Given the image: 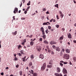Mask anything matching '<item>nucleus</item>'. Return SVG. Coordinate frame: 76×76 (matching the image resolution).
<instances>
[{"label":"nucleus","mask_w":76,"mask_h":76,"mask_svg":"<svg viewBox=\"0 0 76 76\" xmlns=\"http://www.w3.org/2000/svg\"><path fill=\"white\" fill-rule=\"evenodd\" d=\"M64 57V58L65 59H66L67 60L69 59V55L68 54H65Z\"/></svg>","instance_id":"f257e3e1"},{"label":"nucleus","mask_w":76,"mask_h":76,"mask_svg":"<svg viewBox=\"0 0 76 76\" xmlns=\"http://www.w3.org/2000/svg\"><path fill=\"white\" fill-rule=\"evenodd\" d=\"M26 56H25L24 58H22V61H23L24 62H25V61H27L28 59V58H27V59H26Z\"/></svg>","instance_id":"f03ea898"},{"label":"nucleus","mask_w":76,"mask_h":76,"mask_svg":"<svg viewBox=\"0 0 76 76\" xmlns=\"http://www.w3.org/2000/svg\"><path fill=\"white\" fill-rule=\"evenodd\" d=\"M41 48H42V47L41 46H39L37 48V50L38 51H40L41 50Z\"/></svg>","instance_id":"7ed1b4c3"},{"label":"nucleus","mask_w":76,"mask_h":76,"mask_svg":"<svg viewBox=\"0 0 76 76\" xmlns=\"http://www.w3.org/2000/svg\"><path fill=\"white\" fill-rule=\"evenodd\" d=\"M50 44L51 45H53V44H57V42L54 41H51L50 42Z\"/></svg>","instance_id":"20e7f679"},{"label":"nucleus","mask_w":76,"mask_h":76,"mask_svg":"<svg viewBox=\"0 0 76 76\" xmlns=\"http://www.w3.org/2000/svg\"><path fill=\"white\" fill-rule=\"evenodd\" d=\"M56 51H58V52H59V51H60V50H61V49L59 48V47H57L56 49Z\"/></svg>","instance_id":"39448f33"},{"label":"nucleus","mask_w":76,"mask_h":76,"mask_svg":"<svg viewBox=\"0 0 76 76\" xmlns=\"http://www.w3.org/2000/svg\"><path fill=\"white\" fill-rule=\"evenodd\" d=\"M63 72L64 74H66V73H67V70H66L65 68H64L63 70Z\"/></svg>","instance_id":"423d86ee"},{"label":"nucleus","mask_w":76,"mask_h":76,"mask_svg":"<svg viewBox=\"0 0 76 76\" xmlns=\"http://www.w3.org/2000/svg\"><path fill=\"white\" fill-rule=\"evenodd\" d=\"M18 12V9L16 7L15 8V10L14 11V13H16L17 12Z\"/></svg>","instance_id":"0eeeda50"},{"label":"nucleus","mask_w":76,"mask_h":76,"mask_svg":"<svg viewBox=\"0 0 76 76\" xmlns=\"http://www.w3.org/2000/svg\"><path fill=\"white\" fill-rule=\"evenodd\" d=\"M55 75L56 76H62L61 74H58V73H57L55 74Z\"/></svg>","instance_id":"6e6552de"},{"label":"nucleus","mask_w":76,"mask_h":76,"mask_svg":"<svg viewBox=\"0 0 76 76\" xmlns=\"http://www.w3.org/2000/svg\"><path fill=\"white\" fill-rule=\"evenodd\" d=\"M39 57L40 58H41V59H43L44 58V56L43 55H40L39 56Z\"/></svg>","instance_id":"1a4fd4ad"},{"label":"nucleus","mask_w":76,"mask_h":76,"mask_svg":"<svg viewBox=\"0 0 76 76\" xmlns=\"http://www.w3.org/2000/svg\"><path fill=\"white\" fill-rule=\"evenodd\" d=\"M65 51H66V53H70V50L66 48L65 49Z\"/></svg>","instance_id":"9d476101"},{"label":"nucleus","mask_w":76,"mask_h":76,"mask_svg":"<svg viewBox=\"0 0 76 76\" xmlns=\"http://www.w3.org/2000/svg\"><path fill=\"white\" fill-rule=\"evenodd\" d=\"M68 37L69 38L71 39L72 38V36L70 33H69V34L68 35Z\"/></svg>","instance_id":"9b49d317"},{"label":"nucleus","mask_w":76,"mask_h":76,"mask_svg":"<svg viewBox=\"0 0 76 76\" xmlns=\"http://www.w3.org/2000/svg\"><path fill=\"white\" fill-rule=\"evenodd\" d=\"M57 72L58 73H59L60 72V69L58 67H57Z\"/></svg>","instance_id":"f8f14e48"},{"label":"nucleus","mask_w":76,"mask_h":76,"mask_svg":"<svg viewBox=\"0 0 76 76\" xmlns=\"http://www.w3.org/2000/svg\"><path fill=\"white\" fill-rule=\"evenodd\" d=\"M12 34L13 36L16 35L17 34V31H15L14 33L12 32Z\"/></svg>","instance_id":"ddd939ff"},{"label":"nucleus","mask_w":76,"mask_h":76,"mask_svg":"<svg viewBox=\"0 0 76 76\" xmlns=\"http://www.w3.org/2000/svg\"><path fill=\"white\" fill-rule=\"evenodd\" d=\"M43 42L44 44H48V41L46 40L44 41Z\"/></svg>","instance_id":"4468645a"},{"label":"nucleus","mask_w":76,"mask_h":76,"mask_svg":"<svg viewBox=\"0 0 76 76\" xmlns=\"http://www.w3.org/2000/svg\"><path fill=\"white\" fill-rule=\"evenodd\" d=\"M45 69V67L42 66L41 68V70H42V71H43V70H44Z\"/></svg>","instance_id":"2eb2a0df"},{"label":"nucleus","mask_w":76,"mask_h":76,"mask_svg":"<svg viewBox=\"0 0 76 76\" xmlns=\"http://www.w3.org/2000/svg\"><path fill=\"white\" fill-rule=\"evenodd\" d=\"M53 63V60H51L49 62V64H51L52 65Z\"/></svg>","instance_id":"dca6fc26"},{"label":"nucleus","mask_w":76,"mask_h":76,"mask_svg":"<svg viewBox=\"0 0 76 76\" xmlns=\"http://www.w3.org/2000/svg\"><path fill=\"white\" fill-rule=\"evenodd\" d=\"M47 67H48V68H50V69H51V68L53 67V66L51 65H48Z\"/></svg>","instance_id":"f3484780"},{"label":"nucleus","mask_w":76,"mask_h":76,"mask_svg":"<svg viewBox=\"0 0 76 76\" xmlns=\"http://www.w3.org/2000/svg\"><path fill=\"white\" fill-rule=\"evenodd\" d=\"M42 37L44 39H45V38H46V35L45 34H44L42 35Z\"/></svg>","instance_id":"a211bd4d"},{"label":"nucleus","mask_w":76,"mask_h":76,"mask_svg":"<svg viewBox=\"0 0 76 76\" xmlns=\"http://www.w3.org/2000/svg\"><path fill=\"white\" fill-rule=\"evenodd\" d=\"M40 31L42 32L43 31H44V28H43V27H42L40 28Z\"/></svg>","instance_id":"6ab92c4d"},{"label":"nucleus","mask_w":76,"mask_h":76,"mask_svg":"<svg viewBox=\"0 0 76 76\" xmlns=\"http://www.w3.org/2000/svg\"><path fill=\"white\" fill-rule=\"evenodd\" d=\"M30 57L31 59L32 60H33V58H34V55L32 54L31 55Z\"/></svg>","instance_id":"aec40b11"},{"label":"nucleus","mask_w":76,"mask_h":76,"mask_svg":"<svg viewBox=\"0 0 76 76\" xmlns=\"http://www.w3.org/2000/svg\"><path fill=\"white\" fill-rule=\"evenodd\" d=\"M30 44L31 45V46H32L33 45H34V42L33 41H31L30 42Z\"/></svg>","instance_id":"412c9836"},{"label":"nucleus","mask_w":76,"mask_h":76,"mask_svg":"<svg viewBox=\"0 0 76 76\" xmlns=\"http://www.w3.org/2000/svg\"><path fill=\"white\" fill-rule=\"evenodd\" d=\"M52 47L53 49H56V48H57V47H56V46L54 45H52Z\"/></svg>","instance_id":"4be33fe9"},{"label":"nucleus","mask_w":76,"mask_h":76,"mask_svg":"<svg viewBox=\"0 0 76 76\" xmlns=\"http://www.w3.org/2000/svg\"><path fill=\"white\" fill-rule=\"evenodd\" d=\"M43 67H44L46 68V63H45L43 64Z\"/></svg>","instance_id":"5701e85b"},{"label":"nucleus","mask_w":76,"mask_h":76,"mask_svg":"<svg viewBox=\"0 0 76 76\" xmlns=\"http://www.w3.org/2000/svg\"><path fill=\"white\" fill-rule=\"evenodd\" d=\"M38 74L37 73H34V74L33 75V76H37Z\"/></svg>","instance_id":"b1692460"},{"label":"nucleus","mask_w":76,"mask_h":76,"mask_svg":"<svg viewBox=\"0 0 76 76\" xmlns=\"http://www.w3.org/2000/svg\"><path fill=\"white\" fill-rule=\"evenodd\" d=\"M64 37L63 35H62L61 37H60V40H62V39H63Z\"/></svg>","instance_id":"393cba45"},{"label":"nucleus","mask_w":76,"mask_h":76,"mask_svg":"<svg viewBox=\"0 0 76 76\" xmlns=\"http://www.w3.org/2000/svg\"><path fill=\"white\" fill-rule=\"evenodd\" d=\"M29 66L30 67H31V66L32 65V62H30L29 63Z\"/></svg>","instance_id":"a878e982"},{"label":"nucleus","mask_w":76,"mask_h":76,"mask_svg":"<svg viewBox=\"0 0 76 76\" xmlns=\"http://www.w3.org/2000/svg\"><path fill=\"white\" fill-rule=\"evenodd\" d=\"M31 74H32L33 75H34V73H34V71H33V70H31Z\"/></svg>","instance_id":"bb28decb"},{"label":"nucleus","mask_w":76,"mask_h":76,"mask_svg":"<svg viewBox=\"0 0 76 76\" xmlns=\"http://www.w3.org/2000/svg\"><path fill=\"white\" fill-rule=\"evenodd\" d=\"M20 76L22 75V71H20Z\"/></svg>","instance_id":"cd10ccee"},{"label":"nucleus","mask_w":76,"mask_h":76,"mask_svg":"<svg viewBox=\"0 0 76 76\" xmlns=\"http://www.w3.org/2000/svg\"><path fill=\"white\" fill-rule=\"evenodd\" d=\"M46 25H50V22H48L46 23Z\"/></svg>","instance_id":"c85d7f7f"},{"label":"nucleus","mask_w":76,"mask_h":76,"mask_svg":"<svg viewBox=\"0 0 76 76\" xmlns=\"http://www.w3.org/2000/svg\"><path fill=\"white\" fill-rule=\"evenodd\" d=\"M73 59L75 61H76V57H74L73 58Z\"/></svg>","instance_id":"c756f323"},{"label":"nucleus","mask_w":76,"mask_h":76,"mask_svg":"<svg viewBox=\"0 0 76 76\" xmlns=\"http://www.w3.org/2000/svg\"><path fill=\"white\" fill-rule=\"evenodd\" d=\"M55 7H56L58 8V4H56L55 5Z\"/></svg>","instance_id":"7c9ffc66"},{"label":"nucleus","mask_w":76,"mask_h":76,"mask_svg":"<svg viewBox=\"0 0 76 76\" xmlns=\"http://www.w3.org/2000/svg\"><path fill=\"white\" fill-rule=\"evenodd\" d=\"M63 56V52L61 51L60 53V56Z\"/></svg>","instance_id":"2f4dec72"},{"label":"nucleus","mask_w":76,"mask_h":76,"mask_svg":"<svg viewBox=\"0 0 76 76\" xmlns=\"http://www.w3.org/2000/svg\"><path fill=\"white\" fill-rule=\"evenodd\" d=\"M30 3H31L30 1H29V2L28 3H27V5H28V6H29V5H30Z\"/></svg>","instance_id":"473e14b6"},{"label":"nucleus","mask_w":76,"mask_h":76,"mask_svg":"<svg viewBox=\"0 0 76 76\" xmlns=\"http://www.w3.org/2000/svg\"><path fill=\"white\" fill-rule=\"evenodd\" d=\"M45 32L46 34H48V29H47L46 30H45Z\"/></svg>","instance_id":"72a5a7b5"},{"label":"nucleus","mask_w":76,"mask_h":76,"mask_svg":"<svg viewBox=\"0 0 76 76\" xmlns=\"http://www.w3.org/2000/svg\"><path fill=\"white\" fill-rule=\"evenodd\" d=\"M25 18H21V20H25Z\"/></svg>","instance_id":"f704fd0d"},{"label":"nucleus","mask_w":76,"mask_h":76,"mask_svg":"<svg viewBox=\"0 0 76 76\" xmlns=\"http://www.w3.org/2000/svg\"><path fill=\"white\" fill-rule=\"evenodd\" d=\"M42 35H44L45 34V31H42Z\"/></svg>","instance_id":"c9c22d12"},{"label":"nucleus","mask_w":76,"mask_h":76,"mask_svg":"<svg viewBox=\"0 0 76 76\" xmlns=\"http://www.w3.org/2000/svg\"><path fill=\"white\" fill-rule=\"evenodd\" d=\"M61 18H63V16H64V15L62 14V15H60Z\"/></svg>","instance_id":"e433bc0d"},{"label":"nucleus","mask_w":76,"mask_h":76,"mask_svg":"<svg viewBox=\"0 0 76 76\" xmlns=\"http://www.w3.org/2000/svg\"><path fill=\"white\" fill-rule=\"evenodd\" d=\"M48 29H50L51 28V27L50 26H48Z\"/></svg>","instance_id":"4c0bfd02"},{"label":"nucleus","mask_w":76,"mask_h":76,"mask_svg":"<svg viewBox=\"0 0 76 76\" xmlns=\"http://www.w3.org/2000/svg\"><path fill=\"white\" fill-rule=\"evenodd\" d=\"M14 60L15 61H17V60H18V58H17L15 57Z\"/></svg>","instance_id":"58836bf2"},{"label":"nucleus","mask_w":76,"mask_h":76,"mask_svg":"<svg viewBox=\"0 0 76 76\" xmlns=\"http://www.w3.org/2000/svg\"><path fill=\"white\" fill-rule=\"evenodd\" d=\"M62 52H64V51H65V50H64V49H62Z\"/></svg>","instance_id":"ea45409f"},{"label":"nucleus","mask_w":76,"mask_h":76,"mask_svg":"<svg viewBox=\"0 0 76 76\" xmlns=\"http://www.w3.org/2000/svg\"><path fill=\"white\" fill-rule=\"evenodd\" d=\"M60 64L61 66H63V64H61V63H60Z\"/></svg>","instance_id":"a19ab883"},{"label":"nucleus","mask_w":76,"mask_h":76,"mask_svg":"<svg viewBox=\"0 0 76 76\" xmlns=\"http://www.w3.org/2000/svg\"><path fill=\"white\" fill-rule=\"evenodd\" d=\"M12 18H13V20H15L16 19V18H15V16H13Z\"/></svg>","instance_id":"79ce46f5"},{"label":"nucleus","mask_w":76,"mask_h":76,"mask_svg":"<svg viewBox=\"0 0 76 76\" xmlns=\"http://www.w3.org/2000/svg\"><path fill=\"white\" fill-rule=\"evenodd\" d=\"M23 42H24V43H25V42H26V39H24L23 40Z\"/></svg>","instance_id":"37998d69"},{"label":"nucleus","mask_w":76,"mask_h":76,"mask_svg":"<svg viewBox=\"0 0 76 76\" xmlns=\"http://www.w3.org/2000/svg\"><path fill=\"white\" fill-rule=\"evenodd\" d=\"M56 26L57 28H58L59 27V25H56Z\"/></svg>","instance_id":"c03bdc74"},{"label":"nucleus","mask_w":76,"mask_h":76,"mask_svg":"<svg viewBox=\"0 0 76 76\" xmlns=\"http://www.w3.org/2000/svg\"><path fill=\"white\" fill-rule=\"evenodd\" d=\"M39 40L40 41H42V38H41L39 39Z\"/></svg>","instance_id":"a18cd8bd"},{"label":"nucleus","mask_w":76,"mask_h":76,"mask_svg":"<svg viewBox=\"0 0 76 76\" xmlns=\"http://www.w3.org/2000/svg\"><path fill=\"white\" fill-rule=\"evenodd\" d=\"M53 19H52L51 20H50L49 21V22H52L53 21Z\"/></svg>","instance_id":"49530a36"},{"label":"nucleus","mask_w":76,"mask_h":76,"mask_svg":"<svg viewBox=\"0 0 76 76\" xmlns=\"http://www.w3.org/2000/svg\"><path fill=\"white\" fill-rule=\"evenodd\" d=\"M56 18L57 19H59V18H58V15H56Z\"/></svg>","instance_id":"de8ad7c7"},{"label":"nucleus","mask_w":76,"mask_h":76,"mask_svg":"<svg viewBox=\"0 0 76 76\" xmlns=\"http://www.w3.org/2000/svg\"><path fill=\"white\" fill-rule=\"evenodd\" d=\"M51 54H53V55H54V53L53 51L51 52Z\"/></svg>","instance_id":"09e8293b"},{"label":"nucleus","mask_w":76,"mask_h":76,"mask_svg":"<svg viewBox=\"0 0 76 76\" xmlns=\"http://www.w3.org/2000/svg\"><path fill=\"white\" fill-rule=\"evenodd\" d=\"M18 55H19V56H22V54H20V53H18Z\"/></svg>","instance_id":"8fccbe9b"},{"label":"nucleus","mask_w":76,"mask_h":76,"mask_svg":"<svg viewBox=\"0 0 76 76\" xmlns=\"http://www.w3.org/2000/svg\"><path fill=\"white\" fill-rule=\"evenodd\" d=\"M1 75L3 76V75H4V73L3 72H2L1 73Z\"/></svg>","instance_id":"3c124183"},{"label":"nucleus","mask_w":76,"mask_h":76,"mask_svg":"<svg viewBox=\"0 0 76 76\" xmlns=\"http://www.w3.org/2000/svg\"><path fill=\"white\" fill-rule=\"evenodd\" d=\"M1 41H0V48H1Z\"/></svg>","instance_id":"603ef678"},{"label":"nucleus","mask_w":76,"mask_h":76,"mask_svg":"<svg viewBox=\"0 0 76 76\" xmlns=\"http://www.w3.org/2000/svg\"><path fill=\"white\" fill-rule=\"evenodd\" d=\"M22 48V46L20 45H19L18 46V48Z\"/></svg>","instance_id":"864d4df0"},{"label":"nucleus","mask_w":76,"mask_h":76,"mask_svg":"<svg viewBox=\"0 0 76 76\" xmlns=\"http://www.w3.org/2000/svg\"><path fill=\"white\" fill-rule=\"evenodd\" d=\"M25 14H26L27 13V11L26 10H25L24 12Z\"/></svg>","instance_id":"5fc2aeb1"},{"label":"nucleus","mask_w":76,"mask_h":76,"mask_svg":"<svg viewBox=\"0 0 76 76\" xmlns=\"http://www.w3.org/2000/svg\"><path fill=\"white\" fill-rule=\"evenodd\" d=\"M60 63H64V61H60Z\"/></svg>","instance_id":"6e6d98bb"},{"label":"nucleus","mask_w":76,"mask_h":76,"mask_svg":"<svg viewBox=\"0 0 76 76\" xmlns=\"http://www.w3.org/2000/svg\"><path fill=\"white\" fill-rule=\"evenodd\" d=\"M43 25H46V23H43Z\"/></svg>","instance_id":"4d7b16f0"},{"label":"nucleus","mask_w":76,"mask_h":76,"mask_svg":"<svg viewBox=\"0 0 76 76\" xmlns=\"http://www.w3.org/2000/svg\"><path fill=\"white\" fill-rule=\"evenodd\" d=\"M63 63H64V64H67V62H64Z\"/></svg>","instance_id":"13d9d810"},{"label":"nucleus","mask_w":76,"mask_h":76,"mask_svg":"<svg viewBox=\"0 0 76 76\" xmlns=\"http://www.w3.org/2000/svg\"><path fill=\"white\" fill-rule=\"evenodd\" d=\"M32 37H33V35H31L29 36V38H32Z\"/></svg>","instance_id":"bf43d9fd"},{"label":"nucleus","mask_w":76,"mask_h":76,"mask_svg":"<svg viewBox=\"0 0 76 76\" xmlns=\"http://www.w3.org/2000/svg\"><path fill=\"white\" fill-rule=\"evenodd\" d=\"M22 1L23 2V3H24L25 2V0H22Z\"/></svg>","instance_id":"052dcab7"},{"label":"nucleus","mask_w":76,"mask_h":76,"mask_svg":"<svg viewBox=\"0 0 76 76\" xmlns=\"http://www.w3.org/2000/svg\"><path fill=\"white\" fill-rule=\"evenodd\" d=\"M53 22H56V20L53 19Z\"/></svg>","instance_id":"680f3d73"},{"label":"nucleus","mask_w":76,"mask_h":76,"mask_svg":"<svg viewBox=\"0 0 76 76\" xmlns=\"http://www.w3.org/2000/svg\"><path fill=\"white\" fill-rule=\"evenodd\" d=\"M49 17L48 16L47 17V19L48 20H49Z\"/></svg>","instance_id":"e2e57ef3"},{"label":"nucleus","mask_w":76,"mask_h":76,"mask_svg":"<svg viewBox=\"0 0 76 76\" xmlns=\"http://www.w3.org/2000/svg\"><path fill=\"white\" fill-rule=\"evenodd\" d=\"M46 10V9L44 8L43 9V11H45Z\"/></svg>","instance_id":"0e129e2a"},{"label":"nucleus","mask_w":76,"mask_h":76,"mask_svg":"<svg viewBox=\"0 0 76 76\" xmlns=\"http://www.w3.org/2000/svg\"><path fill=\"white\" fill-rule=\"evenodd\" d=\"M16 67H17V68L19 67V65L18 64L17 65H16Z\"/></svg>","instance_id":"69168bd1"},{"label":"nucleus","mask_w":76,"mask_h":76,"mask_svg":"<svg viewBox=\"0 0 76 76\" xmlns=\"http://www.w3.org/2000/svg\"><path fill=\"white\" fill-rule=\"evenodd\" d=\"M30 8V6H29L28 7H27V9H29Z\"/></svg>","instance_id":"338daca9"},{"label":"nucleus","mask_w":76,"mask_h":76,"mask_svg":"<svg viewBox=\"0 0 76 76\" xmlns=\"http://www.w3.org/2000/svg\"><path fill=\"white\" fill-rule=\"evenodd\" d=\"M73 42H75V43H76V40H74Z\"/></svg>","instance_id":"774afa93"}]
</instances>
